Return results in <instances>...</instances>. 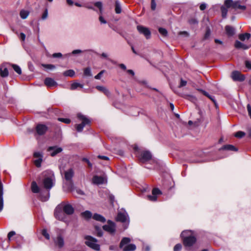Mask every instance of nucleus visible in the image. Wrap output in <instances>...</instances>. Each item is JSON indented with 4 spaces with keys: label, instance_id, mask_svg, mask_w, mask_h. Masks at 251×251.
I'll use <instances>...</instances> for the list:
<instances>
[{
    "label": "nucleus",
    "instance_id": "obj_15",
    "mask_svg": "<svg viewBox=\"0 0 251 251\" xmlns=\"http://www.w3.org/2000/svg\"><path fill=\"white\" fill-rule=\"evenodd\" d=\"M48 130V127L43 124H38L36 126V131L39 135H44Z\"/></svg>",
    "mask_w": 251,
    "mask_h": 251
},
{
    "label": "nucleus",
    "instance_id": "obj_62",
    "mask_svg": "<svg viewBox=\"0 0 251 251\" xmlns=\"http://www.w3.org/2000/svg\"><path fill=\"white\" fill-rule=\"evenodd\" d=\"M82 52V51L80 50H74L72 52V54H77V53H81Z\"/></svg>",
    "mask_w": 251,
    "mask_h": 251
},
{
    "label": "nucleus",
    "instance_id": "obj_6",
    "mask_svg": "<svg viewBox=\"0 0 251 251\" xmlns=\"http://www.w3.org/2000/svg\"><path fill=\"white\" fill-rule=\"evenodd\" d=\"M85 239L86 240L85 243L88 247L96 251L100 250V246L97 243V240L96 239L87 235L85 237Z\"/></svg>",
    "mask_w": 251,
    "mask_h": 251
},
{
    "label": "nucleus",
    "instance_id": "obj_27",
    "mask_svg": "<svg viewBox=\"0 0 251 251\" xmlns=\"http://www.w3.org/2000/svg\"><path fill=\"white\" fill-rule=\"evenodd\" d=\"M93 218L96 221L104 223L106 221L105 218L102 215L96 213L93 216Z\"/></svg>",
    "mask_w": 251,
    "mask_h": 251
},
{
    "label": "nucleus",
    "instance_id": "obj_38",
    "mask_svg": "<svg viewBox=\"0 0 251 251\" xmlns=\"http://www.w3.org/2000/svg\"><path fill=\"white\" fill-rule=\"evenodd\" d=\"M227 7L226 8V7H224V6H222L221 8L222 17L224 18H225L226 17V15H227Z\"/></svg>",
    "mask_w": 251,
    "mask_h": 251
},
{
    "label": "nucleus",
    "instance_id": "obj_4",
    "mask_svg": "<svg viewBox=\"0 0 251 251\" xmlns=\"http://www.w3.org/2000/svg\"><path fill=\"white\" fill-rule=\"evenodd\" d=\"M77 118L79 121H81V123L76 125L75 128L78 132H81L82 131L85 126L90 125L91 121L85 116L81 113H78L77 114Z\"/></svg>",
    "mask_w": 251,
    "mask_h": 251
},
{
    "label": "nucleus",
    "instance_id": "obj_16",
    "mask_svg": "<svg viewBox=\"0 0 251 251\" xmlns=\"http://www.w3.org/2000/svg\"><path fill=\"white\" fill-rule=\"evenodd\" d=\"M231 77L234 81H243L245 80V76L238 71H233L231 74Z\"/></svg>",
    "mask_w": 251,
    "mask_h": 251
},
{
    "label": "nucleus",
    "instance_id": "obj_54",
    "mask_svg": "<svg viewBox=\"0 0 251 251\" xmlns=\"http://www.w3.org/2000/svg\"><path fill=\"white\" fill-rule=\"evenodd\" d=\"M151 8L152 10H154L156 8V3L155 2V0H151Z\"/></svg>",
    "mask_w": 251,
    "mask_h": 251
},
{
    "label": "nucleus",
    "instance_id": "obj_24",
    "mask_svg": "<svg viewBox=\"0 0 251 251\" xmlns=\"http://www.w3.org/2000/svg\"><path fill=\"white\" fill-rule=\"evenodd\" d=\"M96 88L99 91L103 93L107 97H109L110 96V92L106 87L102 86H97Z\"/></svg>",
    "mask_w": 251,
    "mask_h": 251
},
{
    "label": "nucleus",
    "instance_id": "obj_60",
    "mask_svg": "<svg viewBox=\"0 0 251 251\" xmlns=\"http://www.w3.org/2000/svg\"><path fill=\"white\" fill-rule=\"evenodd\" d=\"M210 31L209 29H208L206 30V33L205 34L204 38L205 39L208 38V37L210 36Z\"/></svg>",
    "mask_w": 251,
    "mask_h": 251
},
{
    "label": "nucleus",
    "instance_id": "obj_51",
    "mask_svg": "<svg viewBox=\"0 0 251 251\" xmlns=\"http://www.w3.org/2000/svg\"><path fill=\"white\" fill-rule=\"evenodd\" d=\"M187 84V81L181 78L180 82L179 85V87L181 88L182 87L185 86Z\"/></svg>",
    "mask_w": 251,
    "mask_h": 251
},
{
    "label": "nucleus",
    "instance_id": "obj_23",
    "mask_svg": "<svg viewBox=\"0 0 251 251\" xmlns=\"http://www.w3.org/2000/svg\"><path fill=\"white\" fill-rule=\"evenodd\" d=\"M234 46L237 49H243L244 50H247L250 47V46L245 45L238 40L235 41Z\"/></svg>",
    "mask_w": 251,
    "mask_h": 251
},
{
    "label": "nucleus",
    "instance_id": "obj_28",
    "mask_svg": "<svg viewBox=\"0 0 251 251\" xmlns=\"http://www.w3.org/2000/svg\"><path fill=\"white\" fill-rule=\"evenodd\" d=\"M251 36V35L250 33H245L243 34H240L238 35L239 39L242 41H244L246 40H249Z\"/></svg>",
    "mask_w": 251,
    "mask_h": 251
},
{
    "label": "nucleus",
    "instance_id": "obj_53",
    "mask_svg": "<svg viewBox=\"0 0 251 251\" xmlns=\"http://www.w3.org/2000/svg\"><path fill=\"white\" fill-rule=\"evenodd\" d=\"M149 199L151 201H155L157 200V197L156 195L148 196Z\"/></svg>",
    "mask_w": 251,
    "mask_h": 251
},
{
    "label": "nucleus",
    "instance_id": "obj_44",
    "mask_svg": "<svg viewBox=\"0 0 251 251\" xmlns=\"http://www.w3.org/2000/svg\"><path fill=\"white\" fill-rule=\"evenodd\" d=\"M105 70L101 71L98 75L95 76V78L96 79H100L102 75L105 73Z\"/></svg>",
    "mask_w": 251,
    "mask_h": 251
},
{
    "label": "nucleus",
    "instance_id": "obj_9",
    "mask_svg": "<svg viewBox=\"0 0 251 251\" xmlns=\"http://www.w3.org/2000/svg\"><path fill=\"white\" fill-rule=\"evenodd\" d=\"M104 230L110 234H114L116 231V225L114 222L111 220H108L107 224L102 226Z\"/></svg>",
    "mask_w": 251,
    "mask_h": 251
},
{
    "label": "nucleus",
    "instance_id": "obj_41",
    "mask_svg": "<svg viewBox=\"0 0 251 251\" xmlns=\"http://www.w3.org/2000/svg\"><path fill=\"white\" fill-rule=\"evenodd\" d=\"M185 98L193 102H195L197 100L196 98L192 95H186Z\"/></svg>",
    "mask_w": 251,
    "mask_h": 251
},
{
    "label": "nucleus",
    "instance_id": "obj_31",
    "mask_svg": "<svg viewBox=\"0 0 251 251\" xmlns=\"http://www.w3.org/2000/svg\"><path fill=\"white\" fill-rule=\"evenodd\" d=\"M115 10L117 14H120L122 12V7L120 1L118 0L115 1Z\"/></svg>",
    "mask_w": 251,
    "mask_h": 251
},
{
    "label": "nucleus",
    "instance_id": "obj_52",
    "mask_svg": "<svg viewBox=\"0 0 251 251\" xmlns=\"http://www.w3.org/2000/svg\"><path fill=\"white\" fill-rule=\"evenodd\" d=\"M15 234H16V233H15V231H11L9 232L8 233V235H7V237H8V240H11V238L13 236L15 235Z\"/></svg>",
    "mask_w": 251,
    "mask_h": 251
},
{
    "label": "nucleus",
    "instance_id": "obj_48",
    "mask_svg": "<svg viewBox=\"0 0 251 251\" xmlns=\"http://www.w3.org/2000/svg\"><path fill=\"white\" fill-rule=\"evenodd\" d=\"M161 193V191L158 188H154L152 191V194L153 195H156Z\"/></svg>",
    "mask_w": 251,
    "mask_h": 251
},
{
    "label": "nucleus",
    "instance_id": "obj_8",
    "mask_svg": "<svg viewBox=\"0 0 251 251\" xmlns=\"http://www.w3.org/2000/svg\"><path fill=\"white\" fill-rule=\"evenodd\" d=\"M225 5L227 8L232 7L234 9H239L245 10L246 7L245 5H241L240 1H233L232 0H226Z\"/></svg>",
    "mask_w": 251,
    "mask_h": 251
},
{
    "label": "nucleus",
    "instance_id": "obj_43",
    "mask_svg": "<svg viewBox=\"0 0 251 251\" xmlns=\"http://www.w3.org/2000/svg\"><path fill=\"white\" fill-rule=\"evenodd\" d=\"M245 133L244 132L239 131L235 133V136L237 138H242V137H244L245 136Z\"/></svg>",
    "mask_w": 251,
    "mask_h": 251
},
{
    "label": "nucleus",
    "instance_id": "obj_35",
    "mask_svg": "<svg viewBox=\"0 0 251 251\" xmlns=\"http://www.w3.org/2000/svg\"><path fill=\"white\" fill-rule=\"evenodd\" d=\"M29 14V12L27 10H22L20 11V15L22 19H25L28 17Z\"/></svg>",
    "mask_w": 251,
    "mask_h": 251
},
{
    "label": "nucleus",
    "instance_id": "obj_10",
    "mask_svg": "<svg viewBox=\"0 0 251 251\" xmlns=\"http://www.w3.org/2000/svg\"><path fill=\"white\" fill-rule=\"evenodd\" d=\"M54 215L56 219L59 221L63 220V204L62 203L58 204L54 211Z\"/></svg>",
    "mask_w": 251,
    "mask_h": 251
},
{
    "label": "nucleus",
    "instance_id": "obj_56",
    "mask_svg": "<svg viewBox=\"0 0 251 251\" xmlns=\"http://www.w3.org/2000/svg\"><path fill=\"white\" fill-rule=\"evenodd\" d=\"M99 21L101 24H106L107 23L106 21L101 15L99 17Z\"/></svg>",
    "mask_w": 251,
    "mask_h": 251
},
{
    "label": "nucleus",
    "instance_id": "obj_37",
    "mask_svg": "<svg viewBox=\"0 0 251 251\" xmlns=\"http://www.w3.org/2000/svg\"><path fill=\"white\" fill-rule=\"evenodd\" d=\"M84 75L87 76H91L92 75L90 68L87 67L84 69Z\"/></svg>",
    "mask_w": 251,
    "mask_h": 251
},
{
    "label": "nucleus",
    "instance_id": "obj_1",
    "mask_svg": "<svg viewBox=\"0 0 251 251\" xmlns=\"http://www.w3.org/2000/svg\"><path fill=\"white\" fill-rule=\"evenodd\" d=\"M181 236L183 240V245L187 249L192 246L196 241V238L192 235L191 230L182 231Z\"/></svg>",
    "mask_w": 251,
    "mask_h": 251
},
{
    "label": "nucleus",
    "instance_id": "obj_61",
    "mask_svg": "<svg viewBox=\"0 0 251 251\" xmlns=\"http://www.w3.org/2000/svg\"><path fill=\"white\" fill-rule=\"evenodd\" d=\"M98 157L100 159H103V160H108L109 159L108 157H107L106 156H104V155H99L98 156Z\"/></svg>",
    "mask_w": 251,
    "mask_h": 251
},
{
    "label": "nucleus",
    "instance_id": "obj_63",
    "mask_svg": "<svg viewBox=\"0 0 251 251\" xmlns=\"http://www.w3.org/2000/svg\"><path fill=\"white\" fill-rule=\"evenodd\" d=\"M206 7V5L205 3H202L200 6V8L201 10H204Z\"/></svg>",
    "mask_w": 251,
    "mask_h": 251
},
{
    "label": "nucleus",
    "instance_id": "obj_50",
    "mask_svg": "<svg viewBox=\"0 0 251 251\" xmlns=\"http://www.w3.org/2000/svg\"><path fill=\"white\" fill-rule=\"evenodd\" d=\"M48 15V9L46 8L42 16V19L45 20L47 18Z\"/></svg>",
    "mask_w": 251,
    "mask_h": 251
},
{
    "label": "nucleus",
    "instance_id": "obj_39",
    "mask_svg": "<svg viewBox=\"0 0 251 251\" xmlns=\"http://www.w3.org/2000/svg\"><path fill=\"white\" fill-rule=\"evenodd\" d=\"M12 67L14 70L19 75H21L22 74V70L20 67L17 65H13Z\"/></svg>",
    "mask_w": 251,
    "mask_h": 251
},
{
    "label": "nucleus",
    "instance_id": "obj_2",
    "mask_svg": "<svg viewBox=\"0 0 251 251\" xmlns=\"http://www.w3.org/2000/svg\"><path fill=\"white\" fill-rule=\"evenodd\" d=\"M42 175L44 177L42 182L44 187L50 189L53 186V174L50 171H45L42 173Z\"/></svg>",
    "mask_w": 251,
    "mask_h": 251
},
{
    "label": "nucleus",
    "instance_id": "obj_30",
    "mask_svg": "<svg viewBox=\"0 0 251 251\" xmlns=\"http://www.w3.org/2000/svg\"><path fill=\"white\" fill-rule=\"evenodd\" d=\"M42 66L44 68L45 71H49L53 70L55 69L56 67L55 65L52 64H42Z\"/></svg>",
    "mask_w": 251,
    "mask_h": 251
},
{
    "label": "nucleus",
    "instance_id": "obj_59",
    "mask_svg": "<svg viewBox=\"0 0 251 251\" xmlns=\"http://www.w3.org/2000/svg\"><path fill=\"white\" fill-rule=\"evenodd\" d=\"M198 90L201 92L204 96H206L207 97H210V95L204 90L202 89H198Z\"/></svg>",
    "mask_w": 251,
    "mask_h": 251
},
{
    "label": "nucleus",
    "instance_id": "obj_25",
    "mask_svg": "<svg viewBox=\"0 0 251 251\" xmlns=\"http://www.w3.org/2000/svg\"><path fill=\"white\" fill-rule=\"evenodd\" d=\"M220 151L222 150H226V151H237L238 149L235 146L231 145H226L223 146L220 149Z\"/></svg>",
    "mask_w": 251,
    "mask_h": 251
},
{
    "label": "nucleus",
    "instance_id": "obj_22",
    "mask_svg": "<svg viewBox=\"0 0 251 251\" xmlns=\"http://www.w3.org/2000/svg\"><path fill=\"white\" fill-rule=\"evenodd\" d=\"M93 183L96 184H101L104 182V178L102 176H95L92 179Z\"/></svg>",
    "mask_w": 251,
    "mask_h": 251
},
{
    "label": "nucleus",
    "instance_id": "obj_3",
    "mask_svg": "<svg viewBox=\"0 0 251 251\" xmlns=\"http://www.w3.org/2000/svg\"><path fill=\"white\" fill-rule=\"evenodd\" d=\"M74 175V172L72 169H70L64 173V177L66 180V186L67 191L73 190V182L72 177Z\"/></svg>",
    "mask_w": 251,
    "mask_h": 251
},
{
    "label": "nucleus",
    "instance_id": "obj_64",
    "mask_svg": "<svg viewBox=\"0 0 251 251\" xmlns=\"http://www.w3.org/2000/svg\"><path fill=\"white\" fill-rule=\"evenodd\" d=\"M208 98L210 100H211L215 104H216V100H215V98L214 96H212L210 95V97H208Z\"/></svg>",
    "mask_w": 251,
    "mask_h": 251
},
{
    "label": "nucleus",
    "instance_id": "obj_17",
    "mask_svg": "<svg viewBox=\"0 0 251 251\" xmlns=\"http://www.w3.org/2000/svg\"><path fill=\"white\" fill-rule=\"evenodd\" d=\"M225 31L228 37L233 36L235 34V28L231 25H226L225 26Z\"/></svg>",
    "mask_w": 251,
    "mask_h": 251
},
{
    "label": "nucleus",
    "instance_id": "obj_46",
    "mask_svg": "<svg viewBox=\"0 0 251 251\" xmlns=\"http://www.w3.org/2000/svg\"><path fill=\"white\" fill-rule=\"evenodd\" d=\"M190 25H195L198 24V21L195 18H191L189 20Z\"/></svg>",
    "mask_w": 251,
    "mask_h": 251
},
{
    "label": "nucleus",
    "instance_id": "obj_47",
    "mask_svg": "<svg viewBox=\"0 0 251 251\" xmlns=\"http://www.w3.org/2000/svg\"><path fill=\"white\" fill-rule=\"evenodd\" d=\"M181 248V245L180 244H177L174 247V251H180Z\"/></svg>",
    "mask_w": 251,
    "mask_h": 251
},
{
    "label": "nucleus",
    "instance_id": "obj_49",
    "mask_svg": "<svg viewBox=\"0 0 251 251\" xmlns=\"http://www.w3.org/2000/svg\"><path fill=\"white\" fill-rule=\"evenodd\" d=\"M3 207V196H0V212L2 210Z\"/></svg>",
    "mask_w": 251,
    "mask_h": 251
},
{
    "label": "nucleus",
    "instance_id": "obj_34",
    "mask_svg": "<svg viewBox=\"0 0 251 251\" xmlns=\"http://www.w3.org/2000/svg\"><path fill=\"white\" fill-rule=\"evenodd\" d=\"M75 75V72L73 70H69L64 72V76L73 77Z\"/></svg>",
    "mask_w": 251,
    "mask_h": 251
},
{
    "label": "nucleus",
    "instance_id": "obj_14",
    "mask_svg": "<svg viewBox=\"0 0 251 251\" xmlns=\"http://www.w3.org/2000/svg\"><path fill=\"white\" fill-rule=\"evenodd\" d=\"M33 156L36 158L34 161L35 165L39 168L41 166V163L43 161V155L40 152H35L33 154Z\"/></svg>",
    "mask_w": 251,
    "mask_h": 251
},
{
    "label": "nucleus",
    "instance_id": "obj_12",
    "mask_svg": "<svg viewBox=\"0 0 251 251\" xmlns=\"http://www.w3.org/2000/svg\"><path fill=\"white\" fill-rule=\"evenodd\" d=\"M139 159L142 162H145L150 160L151 158V154L149 151H142L140 154L138 155Z\"/></svg>",
    "mask_w": 251,
    "mask_h": 251
},
{
    "label": "nucleus",
    "instance_id": "obj_7",
    "mask_svg": "<svg viewBox=\"0 0 251 251\" xmlns=\"http://www.w3.org/2000/svg\"><path fill=\"white\" fill-rule=\"evenodd\" d=\"M116 220L124 224V228L126 229L129 224V218L126 211H121L118 213Z\"/></svg>",
    "mask_w": 251,
    "mask_h": 251
},
{
    "label": "nucleus",
    "instance_id": "obj_21",
    "mask_svg": "<svg viewBox=\"0 0 251 251\" xmlns=\"http://www.w3.org/2000/svg\"><path fill=\"white\" fill-rule=\"evenodd\" d=\"M0 75L1 77H4L8 75V71L7 68L4 65H2L0 67Z\"/></svg>",
    "mask_w": 251,
    "mask_h": 251
},
{
    "label": "nucleus",
    "instance_id": "obj_36",
    "mask_svg": "<svg viewBox=\"0 0 251 251\" xmlns=\"http://www.w3.org/2000/svg\"><path fill=\"white\" fill-rule=\"evenodd\" d=\"M78 87H80V88H82L83 87V85L80 83L77 82H74L72 84L71 86V90H75Z\"/></svg>",
    "mask_w": 251,
    "mask_h": 251
},
{
    "label": "nucleus",
    "instance_id": "obj_20",
    "mask_svg": "<svg viewBox=\"0 0 251 251\" xmlns=\"http://www.w3.org/2000/svg\"><path fill=\"white\" fill-rule=\"evenodd\" d=\"M62 150L61 148H56L54 147H50L48 149V151L50 152V154L52 156H54L58 153L60 152Z\"/></svg>",
    "mask_w": 251,
    "mask_h": 251
},
{
    "label": "nucleus",
    "instance_id": "obj_45",
    "mask_svg": "<svg viewBox=\"0 0 251 251\" xmlns=\"http://www.w3.org/2000/svg\"><path fill=\"white\" fill-rule=\"evenodd\" d=\"M94 4H95V6H96L99 8L100 12L101 13V11H102V3L100 1H98V2H95Z\"/></svg>",
    "mask_w": 251,
    "mask_h": 251
},
{
    "label": "nucleus",
    "instance_id": "obj_42",
    "mask_svg": "<svg viewBox=\"0 0 251 251\" xmlns=\"http://www.w3.org/2000/svg\"><path fill=\"white\" fill-rule=\"evenodd\" d=\"M42 235L48 240L50 239V236L48 233L47 229H43L42 231Z\"/></svg>",
    "mask_w": 251,
    "mask_h": 251
},
{
    "label": "nucleus",
    "instance_id": "obj_18",
    "mask_svg": "<svg viewBox=\"0 0 251 251\" xmlns=\"http://www.w3.org/2000/svg\"><path fill=\"white\" fill-rule=\"evenodd\" d=\"M44 83L48 87H54L57 85V83L52 78L50 77L45 78Z\"/></svg>",
    "mask_w": 251,
    "mask_h": 251
},
{
    "label": "nucleus",
    "instance_id": "obj_29",
    "mask_svg": "<svg viewBox=\"0 0 251 251\" xmlns=\"http://www.w3.org/2000/svg\"><path fill=\"white\" fill-rule=\"evenodd\" d=\"M31 188L32 192L34 193H38L39 192L40 189L37 185V183L35 181H33L31 183Z\"/></svg>",
    "mask_w": 251,
    "mask_h": 251
},
{
    "label": "nucleus",
    "instance_id": "obj_5",
    "mask_svg": "<svg viewBox=\"0 0 251 251\" xmlns=\"http://www.w3.org/2000/svg\"><path fill=\"white\" fill-rule=\"evenodd\" d=\"M130 239L128 237H124L122 239L120 244V248H122L124 251H133L136 249V246L133 244H130L126 246L125 245L127 244L130 242Z\"/></svg>",
    "mask_w": 251,
    "mask_h": 251
},
{
    "label": "nucleus",
    "instance_id": "obj_19",
    "mask_svg": "<svg viewBox=\"0 0 251 251\" xmlns=\"http://www.w3.org/2000/svg\"><path fill=\"white\" fill-rule=\"evenodd\" d=\"M74 212V209L70 204H64V213L67 214H72Z\"/></svg>",
    "mask_w": 251,
    "mask_h": 251
},
{
    "label": "nucleus",
    "instance_id": "obj_40",
    "mask_svg": "<svg viewBox=\"0 0 251 251\" xmlns=\"http://www.w3.org/2000/svg\"><path fill=\"white\" fill-rule=\"evenodd\" d=\"M159 33L164 36H166L167 35L168 32L165 28L160 27L158 29Z\"/></svg>",
    "mask_w": 251,
    "mask_h": 251
},
{
    "label": "nucleus",
    "instance_id": "obj_26",
    "mask_svg": "<svg viewBox=\"0 0 251 251\" xmlns=\"http://www.w3.org/2000/svg\"><path fill=\"white\" fill-rule=\"evenodd\" d=\"M50 198V193L49 191L43 192L40 194V200L42 201H47Z\"/></svg>",
    "mask_w": 251,
    "mask_h": 251
},
{
    "label": "nucleus",
    "instance_id": "obj_58",
    "mask_svg": "<svg viewBox=\"0 0 251 251\" xmlns=\"http://www.w3.org/2000/svg\"><path fill=\"white\" fill-rule=\"evenodd\" d=\"M19 38L22 41H24L25 39V35L24 33H21L19 36Z\"/></svg>",
    "mask_w": 251,
    "mask_h": 251
},
{
    "label": "nucleus",
    "instance_id": "obj_33",
    "mask_svg": "<svg viewBox=\"0 0 251 251\" xmlns=\"http://www.w3.org/2000/svg\"><path fill=\"white\" fill-rule=\"evenodd\" d=\"M82 217L86 219H89L91 218L92 216V213L88 210H86L81 214Z\"/></svg>",
    "mask_w": 251,
    "mask_h": 251
},
{
    "label": "nucleus",
    "instance_id": "obj_11",
    "mask_svg": "<svg viewBox=\"0 0 251 251\" xmlns=\"http://www.w3.org/2000/svg\"><path fill=\"white\" fill-rule=\"evenodd\" d=\"M57 237L54 239V241L55 245L59 248L63 247V238H62V231L61 229H57L56 230Z\"/></svg>",
    "mask_w": 251,
    "mask_h": 251
},
{
    "label": "nucleus",
    "instance_id": "obj_55",
    "mask_svg": "<svg viewBox=\"0 0 251 251\" xmlns=\"http://www.w3.org/2000/svg\"><path fill=\"white\" fill-rule=\"evenodd\" d=\"M245 65L246 68L249 69H251V61L247 60L245 61Z\"/></svg>",
    "mask_w": 251,
    "mask_h": 251
},
{
    "label": "nucleus",
    "instance_id": "obj_57",
    "mask_svg": "<svg viewBox=\"0 0 251 251\" xmlns=\"http://www.w3.org/2000/svg\"><path fill=\"white\" fill-rule=\"evenodd\" d=\"M52 56L53 58H56V57L60 58L62 56V54L61 53H55L52 54Z\"/></svg>",
    "mask_w": 251,
    "mask_h": 251
},
{
    "label": "nucleus",
    "instance_id": "obj_32",
    "mask_svg": "<svg viewBox=\"0 0 251 251\" xmlns=\"http://www.w3.org/2000/svg\"><path fill=\"white\" fill-rule=\"evenodd\" d=\"M69 192H72L74 195H75V194L78 195H84V192L78 188H75L73 186V190L72 191H69Z\"/></svg>",
    "mask_w": 251,
    "mask_h": 251
},
{
    "label": "nucleus",
    "instance_id": "obj_13",
    "mask_svg": "<svg viewBox=\"0 0 251 251\" xmlns=\"http://www.w3.org/2000/svg\"><path fill=\"white\" fill-rule=\"evenodd\" d=\"M138 31L141 33L143 34L146 38L148 39L151 37V31L149 29L146 27L142 25H138L137 26Z\"/></svg>",
    "mask_w": 251,
    "mask_h": 251
}]
</instances>
